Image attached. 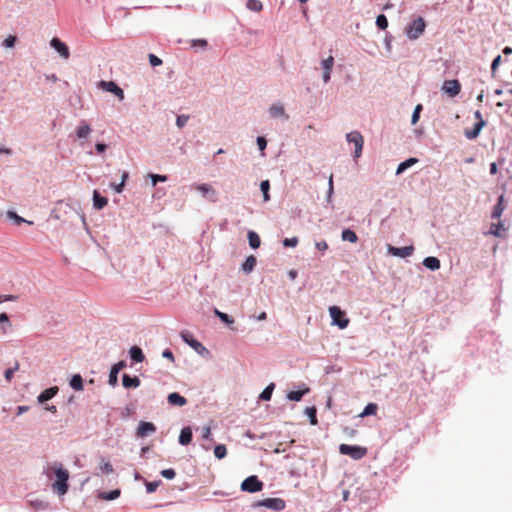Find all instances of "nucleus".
<instances>
[{
	"label": "nucleus",
	"mask_w": 512,
	"mask_h": 512,
	"mask_svg": "<svg viewBox=\"0 0 512 512\" xmlns=\"http://www.w3.org/2000/svg\"><path fill=\"white\" fill-rule=\"evenodd\" d=\"M51 473H54L57 478V481L53 484V489L60 495H64L68 491L69 472L63 468L62 464L54 463L47 471L48 477H51Z\"/></svg>",
	"instance_id": "1"
},
{
	"label": "nucleus",
	"mask_w": 512,
	"mask_h": 512,
	"mask_svg": "<svg viewBox=\"0 0 512 512\" xmlns=\"http://www.w3.org/2000/svg\"><path fill=\"white\" fill-rule=\"evenodd\" d=\"M339 452L343 455L350 456L354 460L362 459L367 455V448L356 445L341 444Z\"/></svg>",
	"instance_id": "2"
},
{
	"label": "nucleus",
	"mask_w": 512,
	"mask_h": 512,
	"mask_svg": "<svg viewBox=\"0 0 512 512\" xmlns=\"http://www.w3.org/2000/svg\"><path fill=\"white\" fill-rule=\"evenodd\" d=\"M425 27V20L418 17L406 28L407 37L411 40L417 39L424 32Z\"/></svg>",
	"instance_id": "3"
},
{
	"label": "nucleus",
	"mask_w": 512,
	"mask_h": 512,
	"mask_svg": "<svg viewBox=\"0 0 512 512\" xmlns=\"http://www.w3.org/2000/svg\"><path fill=\"white\" fill-rule=\"evenodd\" d=\"M329 313L334 325H337L340 329H344L348 326L350 321L346 317L345 312L342 311L338 306H331L329 308Z\"/></svg>",
	"instance_id": "4"
},
{
	"label": "nucleus",
	"mask_w": 512,
	"mask_h": 512,
	"mask_svg": "<svg viewBox=\"0 0 512 512\" xmlns=\"http://www.w3.org/2000/svg\"><path fill=\"white\" fill-rule=\"evenodd\" d=\"M474 117L477 120V123L474 124V127L471 130L465 131V136L468 139L477 138L481 130L486 126V121L483 119L482 114L479 110L474 112Z\"/></svg>",
	"instance_id": "5"
},
{
	"label": "nucleus",
	"mask_w": 512,
	"mask_h": 512,
	"mask_svg": "<svg viewBox=\"0 0 512 512\" xmlns=\"http://www.w3.org/2000/svg\"><path fill=\"white\" fill-rule=\"evenodd\" d=\"M263 483L257 476H249L241 483V489L246 492L255 493L261 491Z\"/></svg>",
	"instance_id": "6"
},
{
	"label": "nucleus",
	"mask_w": 512,
	"mask_h": 512,
	"mask_svg": "<svg viewBox=\"0 0 512 512\" xmlns=\"http://www.w3.org/2000/svg\"><path fill=\"white\" fill-rule=\"evenodd\" d=\"M346 139L349 143H353L355 145L354 157L359 158L363 149V137L358 131H352L346 135Z\"/></svg>",
	"instance_id": "7"
},
{
	"label": "nucleus",
	"mask_w": 512,
	"mask_h": 512,
	"mask_svg": "<svg viewBox=\"0 0 512 512\" xmlns=\"http://www.w3.org/2000/svg\"><path fill=\"white\" fill-rule=\"evenodd\" d=\"M254 506H262L274 511H281L285 508V501L281 498H267L256 502Z\"/></svg>",
	"instance_id": "8"
},
{
	"label": "nucleus",
	"mask_w": 512,
	"mask_h": 512,
	"mask_svg": "<svg viewBox=\"0 0 512 512\" xmlns=\"http://www.w3.org/2000/svg\"><path fill=\"white\" fill-rule=\"evenodd\" d=\"M194 189L199 191L203 197L207 198L210 202H216L218 200L217 192L215 189L207 183L195 185Z\"/></svg>",
	"instance_id": "9"
},
{
	"label": "nucleus",
	"mask_w": 512,
	"mask_h": 512,
	"mask_svg": "<svg viewBox=\"0 0 512 512\" xmlns=\"http://www.w3.org/2000/svg\"><path fill=\"white\" fill-rule=\"evenodd\" d=\"M442 90L444 93H446L449 97H455L457 96L461 91V84L458 80H446L443 83Z\"/></svg>",
	"instance_id": "10"
},
{
	"label": "nucleus",
	"mask_w": 512,
	"mask_h": 512,
	"mask_svg": "<svg viewBox=\"0 0 512 512\" xmlns=\"http://www.w3.org/2000/svg\"><path fill=\"white\" fill-rule=\"evenodd\" d=\"M387 251L389 254H391L393 256L406 258L413 254L414 247L413 246H405V247L398 248V247H394L392 245H388Z\"/></svg>",
	"instance_id": "11"
},
{
	"label": "nucleus",
	"mask_w": 512,
	"mask_h": 512,
	"mask_svg": "<svg viewBox=\"0 0 512 512\" xmlns=\"http://www.w3.org/2000/svg\"><path fill=\"white\" fill-rule=\"evenodd\" d=\"M100 86L104 90L115 94L119 98V100L124 99V92L116 83L112 81H101Z\"/></svg>",
	"instance_id": "12"
},
{
	"label": "nucleus",
	"mask_w": 512,
	"mask_h": 512,
	"mask_svg": "<svg viewBox=\"0 0 512 512\" xmlns=\"http://www.w3.org/2000/svg\"><path fill=\"white\" fill-rule=\"evenodd\" d=\"M333 65H334V57L331 55L329 57H327L326 59L322 60V62H321V66L323 69V81L325 83H328L330 81Z\"/></svg>",
	"instance_id": "13"
},
{
	"label": "nucleus",
	"mask_w": 512,
	"mask_h": 512,
	"mask_svg": "<svg viewBox=\"0 0 512 512\" xmlns=\"http://www.w3.org/2000/svg\"><path fill=\"white\" fill-rule=\"evenodd\" d=\"M51 46L64 58L68 59L70 52L68 46L58 38H53L50 42Z\"/></svg>",
	"instance_id": "14"
},
{
	"label": "nucleus",
	"mask_w": 512,
	"mask_h": 512,
	"mask_svg": "<svg viewBox=\"0 0 512 512\" xmlns=\"http://www.w3.org/2000/svg\"><path fill=\"white\" fill-rule=\"evenodd\" d=\"M126 366V363L125 361H119L118 363H116L115 365L112 366L111 370H110V374H109V384L111 386H116L117 383H118V373L120 372V370H122L124 367Z\"/></svg>",
	"instance_id": "15"
},
{
	"label": "nucleus",
	"mask_w": 512,
	"mask_h": 512,
	"mask_svg": "<svg viewBox=\"0 0 512 512\" xmlns=\"http://www.w3.org/2000/svg\"><path fill=\"white\" fill-rule=\"evenodd\" d=\"M155 431H156V427L153 423L141 421L137 428L136 434L138 437L143 438V437H146L150 433H154Z\"/></svg>",
	"instance_id": "16"
},
{
	"label": "nucleus",
	"mask_w": 512,
	"mask_h": 512,
	"mask_svg": "<svg viewBox=\"0 0 512 512\" xmlns=\"http://www.w3.org/2000/svg\"><path fill=\"white\" fill-rule=\"evenodd\" d=\"M181 337L189 346H191L198 353L206 350L205 347L199 341L192 338V336L189 333L183 332L181 333Z\"/></svg>",
	"instance_id": "17"
},
{
	"label": "nucleus",
	"mask_w": 512,
	"mask_h": 512,
	"mask_svg": "<svg viewBox=\"0 0 512 512\" xmlns=\"http://www.w3.org/2000/svg\"><path fill=\"white\" fill-rule=\"evenodd\" d=\"M57 392H58L57 386L48 388L40 393V395L38 396V401L40 403H44V402L50 400L51 398H53L57 394Z\"/></svg>",
	"instance_id": "18"
},
{
	"label": "nucleus",
	"mask_w": 512,
	"mask_h": 512,
	"mask_svg": "<svg viewBox=\"0 0 512 512\" xmlns=\"http://www.w3.org/2000/svg\"><path fill=\"white\" fill-rule=\"evenodd\" d=\"M167 400L169 404L177 406H184L187 403L186 398L176 392L170 393Z\"/></svg>",
	"instance_id": "19"
},
{
	"label": "nucleus",
	"mask_w": 512,
	"mask_h": 512,
	"mask_svg": "<svg viewBox=\"0 0 512 512\" xmlns=\"http://www.w3.org/2000/svg\"><path fill=\"white\" fill-rule=\"evenodd\" d=\"M192 441V430L190 427H185L181 430L179 435V443L181 445H188Z\"/></svg>",
	"instance_id": "20"
},
{
	"label": "nucleus",
	"mask_w": 512,
	"mask_h": 512,
	"mask_svg": "<svg viewBox=\"0 0 512 512\" xmlns=\"http://www.w3.org/2000/svg\"><path fill=\"white\" fill-rule=\"evenodd\" d=\"M122 383L125 388H137L140 385V380L136 376L130 377L128 374H124Z\"/></svg>",
	"instance_id": "21"
},
{
	"label": "nucleus",
	"mask_w": 512,
	"mask_h": 512,
	"mask_svg": "<svg viewBox=\"0 0 512 512\" xmlns=\"http://www.w3.org/2000/svg\"><path fill=\"white\" fill-rule=\"evenodd\" d=\"M423 265L430 270H438L440 268V260L436 257L429 256L423 260Z\"/></svg>",
	"instance_id": "22"
},
{
	"label": "nucleus",
	"mask_w": 512,
	"mask_h": 512,
	"mask_svg": "<svg viewBox=\"0 0 512 512\" xmlns=\"http://www.w3.org/2000/svg\"><path fill=\"white\" fill-rule=\"evenodd\" d=\"M108 203V199L104 196H101L96 190L93 193V205L97 209L104 208Z\"/></svg>",
	"instance_id": "23"
},
{
	"label": "nucleus",
	"mask_w": 512,
	"mask_h": 512,
	"mask_svg": "<svg viewBox=\"0 0 512 512\" xmlns=\"http://www.w3.org/2000/svg\"><path fill=\"white\" fill-rule=\"evenodd\" d=\"M270 115L273 118L284 116L286 119H288V115H286L284 107L279 104H273L269 109Z\"/></svg>",
	"instance_id": "24"
},
{
	"label": "nucleus",
	"mask_w": 512,
	"mask_h": 512,
	"mask_svg": "<svg viewBox=\"0 0 512 512\" xmlns=\"http://www.w3.org/2000/svg\"><path fill=\"white\" fill-rule=\"evenodd\" d=\"M256 258L253 255H250L246 258L245 262L242 264V269L245 273H250L253 271L256 266Z\"/></svg>",
	"instance_id": "25"
},
{
	"label": "nucleus",
	"mask_w": 512,
	"mask_h": 512,
	"mask_svg": "<svg viewBox=\"0 0 512 512\" xmlns=\"http://www.w3.org/2000/svg\"><path fill=\"white\" fill-rule=\"evenodd\" d=\"M130 357L132 358V360H134L135 362H142L144 360V354L141 350V348L137 347V346H133L130 348Z\"/></svg>",
	"instance_id": "26"
},
{
	"label": "nucleus",
	"mask_w": 512,
	"mask_h": 512,
	"mask_svg": "<svg viewBox=\"0 0 512 512\" xmlns=\"http://www.w3.org/2000/svg\"><path fill=\"white\" fill-rule=\"evenodd\" d=\"M70 386L76 391L83 390L84 386H83V379H82L81 375H79V374L73 375L70 380Z\"/></svg>",
	"instance_id": "27"
},
{
	"label": "nucleus",
	"mask_w": 512,
	"mask_h": 512,
	"mask_svg": "<svg viewBox=\"0 0 512 512\" xmlns=\"http://www.w3.org/2000/svg\"><path fill=\"white\" fill-rule=\"evenodd\" d=\"M503 196H500L492 212L493 219H499L504 211Z\"/></svg>",
	"instance_id": "28"
},
{
	"label": "nucleus",
	"mask_w": 512,
	"mask_h": 512,
	"mask_svg": "<svg viewBox=\"0 0 512 512\" xmlns=\"http://www.w3.org/2000/svg\"><path fill=\"white\" fill-rule=\"evenodd\" d=\"M309 392V388H305L304 390L299 391H290L287 394V398L291 401H300L302 397Z\"/></svg>",
	"instance_id": "29"
},
{
	"label": "nucleus",
	"mask_w": 512,
	"mask_h": 512,
	"mask_svg": "<svg viewBox=\"0 0 512 512\" xmlns=\"http://www.w3.org/2000/svg\"><path fill=\"white\" fill-rule=\"evenodd\" d=\"M417 162H418V159H416V158H409V159L405 160L404 162H402L398 165L396 174H401L407 168L411 167L412 165H414Z\"/></svg>",
	"instance_id": "30"
},
{
	"label": "nucleus",
	"mask_w": 512,
	"mask_h": 512,
	"mask_svg": "<svg viewBox=\"0 0 512 512\" xmlns=\"http://www.w3.org/2000/svg\"><path fill=\"white\" fill-rule=\"evenodd\" d=\"M341 236L343 241H348L350 243H356L358 240L356 233L350 229L343 230Z\"/></svg>",
	"instance_id": "31"
},
{
	"label": "nucleus",
	"mask_w": 512,
	"mask_h": 512,
	"mask_svg": "<svg viewBox=\"0 0 512 512\" xmlns=\"http://www.w3.org/2000/svg\"><path fill=\"white\" fill-rule=\"evenodd\" d=\"M502 231L503 232L505 231L504 226L501 222H498V223L491 224L489 233L496 237H502L503 236Z\"/></svg>",
	"instance_id": "32"
},
{
	"label": "nucleus",
	"mask_w": 512,
	"mask_h": 512,
	"mask_svg": "<svg viewBox=\"0 0 512 512\" xmlns=\"http://www.w3.org/2000/svg\"><path fill=\"white\" fill-rule=\"evenodd\" d=\"M248 240L251 248L256 249L260 246V238L255 232L250 231L248 233Z\"/></svg>",
	"instance_id": "33"
},
{
	"label": "nucleus",
	"mask_w": 512,
	"mask_h": 512,
	"mask_svg": "<svg viewBox=\"0 0 512 512\" xmlns=\"http://www.w3.org/2000/svg\"><path fill=\"white\" fill-rule=\"evenodd\" d=\"M275 388V384L274 383H270L263 391L262 393L260 394V399L261 400H265V401H269L271 399V396H272V392Z\"/></svg>",
	"instance_id": "34"
},
{
	"label": "nucleus",
	"mask_w": 512,
	"mask_h": 512,
	"mask_svg": "<svg viewBox=\"0 0 512 512\" xmlns=\"http://www.w3.org/2000/svg\"><path fill=\"white\" fill-rule=\"evenodd\" d=\"M91 132V128L88 124H83L77 128V137L78 138H87Z\"/></svg>",
	"instance_id": "35"
},
{
	"label": "nucleus",
	"mask_w": 512,
	"mask_h": 512,
	"mask_svg": "<svg viewBox=\"0 0 512 512\" xmlns=\"http://www.w3.org/2000/svg\"><path fill=\"white\" fill-rule=\"evenodd\" d=\"M378 406L375 403H369L360 414L361 417L375 415L377 412Z\"/></svg>",
	"instance_id": "36"
},
{
	"label": "nucleus",
	"mask_w": 512,
	"mask_h": 512,
	"mask_svg": "<svg viewBox=\"0 0 512 512\" xmlns=\"http://www.w3.org/2000/svg\"><path fill=\"white\" fill-rule=\"evenodd\" d=\"M214 455L217 459H223L227 455V449L224 444L216 445L214 448Z\"/></svg>",
	"instance_id": "37"
},
{
	"label": "nucleus",
	"mask_w": 512,
	"mask_h": 512,
	"mask_svg": "<svg viewBox=\"0 0 512 512\" xmlns=\"http://www.w3.org/2000/svg\"><path fill=\"white\" fill-rule=\"evenodd\" d=\"M260 189L263 193L264 201L265 202L269 201L270 200V195H269L270 182H269V180L262 181L260 184Z\"/></svg>",
	"instance_id": "38"
},
{
	"label": "nucleus",
	"mask_w": 512,
	"mask_h": 512,
	"mask_svg": "<svg viewBox=\"0 0 512 512\" xmlns=\"http://www.w3.org/2000/svg\"><path fill=\"white\" fill-rule=\"evenodd\" d=\"M376 25L381 30H385L388 27V20L384 14H380L377 16Z\"/></svg>",
	"instance_id": "39"
},
{
	"label": "nucleus",
	"mask_w": 512,
	"mask_h": 512,
	"mask_svg": "<svg viewBox=\"0 0 512 512\" xmlns=\"http://www.w3.org/2000/svg\"><path fill=\"white\" fill-rule=\"evenodd\" d=\"M246 6L248 9H250L252 11L259 12L262 10V4L258 0H248Z\"/></svg>",
	"instance_id": "40"
},
{
	"label": "nucleus",
	"mask_w": 512,
	"mask_h": 512,
	"mask_svg": "<svg viewBox=\"0 0 512 512\" xmlns=\"http://www.w3.org/2000/svg\"><path fill=\"white\" fill-rule=\"evenodd\" d=\"M316 408L315 407H307L306 410H305V413L308 415V417L310 418V423L312 425H316L317 424V417H316Z\"/></svg>",
	"instance_id": "41"
},
{
	"label": "nucleus",
	"mask_w": 512,
	"mask_h": 512,
	"mask_svg": "<svg viewBox=\"0 0 512 512\" xmlns=\"http://www.w3.org/2000/svg\"><path fill=\"white\" fill-rule=\"evenodd\" d=\"M99 469L102 473L110 474L113 472V467L110 462L102 460Z\"/></svg>",
	"instance_id": "42"
},
{
	"label": "nucleus",
	"mask_w": 512,
	"mask_h": 512,
	"mask_svg": "<svg viewBox=\"0 0 512 512\" xmlns=\"http://www.w3.org/2000/svg\"><path fill=\"white\" fill-rule=\"evenodd\" d=\"M19 369V363L16 362L14 367L12 368H8L6 371H5V379L10 382L14 376V373L15 371H17Z\"/></svg>",
	"instance_id": "43"
},
{
	"label": "nucleus",
	"mask_w": 512,
	"mask_h": 512,
	"mask_svg": "<svg viewBox=\"0 0 512 512\" xmlns=\"http://www.w3.org/2000/svg\"><path fill=\"white\" fill-rule=\"evenodd\" d=\"M215 314L218 316V318L224 322V323H227V324H231L233 323V319L226 313H223V312H220L219 310H215Z\"/></svg>",
	"instance_id": "44"
},
{
	"label": "nucleus",
	"mask_w": 512,
	"mask_h": 512,
	"mask_svg": "<svg viewBox=\"0 0 512 512\" xmlns=\"http://www.w3.org/2000/svg\"><path fill=\"white\" fill-rule=\"evenodd\" d=\"M119 495H120V490L116 489V490L110 491L109 493H103L101 495V498H103L105 500H114V499L118 498Z\"/></svg>",
	"instance_id": "45"
},
{
	"label": "nucleus",
	"mask_w": 512,
	"mask_h": 512,
	"mask_svg": "<svg viewBox=\"0 0 512 512\" xmlns=\"http://www.w3.org/2000/svg\"><path fill=\"white\" fill-rule=\"evenodd\" d=\"M161 484V481L158 480V481H153V482H146L145 483V486H146V490L148 493H153L156 491V489L160 486Z\"/></svg>",
	"instance_id": "46"
},
{
	"label": "nucleus",
	"mask_w": 512,
	"mask_h": 512,
	"mask_svg": "<svg viewBox=\"0 0 512 512\" xmlns=\"http://www.w3.org/2000/svg\"><path fill=\"white\" fill-rule=\"evenodd\" d=\"M421 110H422V105L418 104L415 107L413 114H412V119H411L412 124H416L417 121L419 120Z\"/></svg>",
	"instance_id": "47"
},
{
	"label": "nucleus",
	"mask_w": 512,
	"mask_h": 512,
	"mask_svg": "<svg viewBox=\"0 0 512 512\" xmlns=\"http://www.w3.org/2000/svg\"><path fill=\"white\" fill-rule=\"evenodd\" d=\"M161 475H162L164 478L171 480V479L175 478V476H176V472H175V470H174V469H172V468H168V469H164V470H162V471H161Z\"/></svg>",
	"instance_id": "48"
},
{
	"label": "nucleus",
	"mask_w": 512,
	"mask_h": 512,
	"mask_svg": "<svg viewBox=\"0 0 512 512\" xmlns=\"http://www.w3.org/2000/svg\"><path fill=\"white\" fill-rule=\"evenodd\" d=\"M149 176L152 179L153 186H155L157 182H165L167 180V177L165 175L149 174Z\"/></svg>",
	"instance_id": "49"
},
{
	"label": "nucleus",
	"mask_w": 512,
	"mask_h": 512,
	"mask_svg": "<svg viewBox=\"0 0 512 512\" xmlns=\"http://www.w3.org/2000/svg\"><path fill=\"white\" fill-rule=\"evenodd\" d=\"M127 178H128V173L127 172H123L121 183H119L118 185H114V189H115V191L117 193H121L122 192L123 187L125 185V181H126Z\"/></svg>",
	"instance_id": "50"
},
{
	"label": "nucleus",
	"mask_w": 512,
	"mask_h": 512,
	"mask_svg": "<svg viewBox=\"0 0 512 512\" xmlns=\"http://www.w3.org/2000/svg\"><path fill=\"white\" fill-rule=\"evenodd\" d=\"M297 244H298V238L297 237L285 238L283 240V245L285 247H295V246H297Z\"/></svg>",
	"instance_id": "51"
},
{
	"label": "nucleus",
	"mask_w": 512,
	"mask_h": 512,
	"mask_svg": "<svg viewBox=\"0 0 512 512\" xmlns=\"http://www.w3.org/2000/svg\"><path fill=\"white\" fill-rule=\"evenodd\" d=\"M16 37L13 35H9L5 40L3 41V46L7 48H11L15 45Z\"/></svg>",
	"instance_id": "52"
},
{
	"label": "nucleus",
	"mask_w": 512,
	"mask_h": 512,
	"mask_svg": "<svg viewBox=\"0 0 512 512\" xmlns=\"http://www.w3.org/2000/svg\"><path fill=\"white\" fill-rule=\"evenodd\" d=\"M188 119H189V116H187V115H180L176 119V125L179 128H182V127H184L186 125Z\"/></svg>",
	"instance_id": "53"
},
{
	"label": "nucleus",
	"mask_w": 512,
	"mask_h": 512,
	"mask_svg": "<svg viewBox=\"0 0 512 512\" xmlns=\"http://www.w3.org/2000/svg\"><path fill=\"white\" fill-rule=\"evenodd\" d=\"M7 216L9 218L13 219L15 221V223L18 224V225L21 224L22 222H25V220L22 217L18 216L13 211H8Z\"/></svg>",
	"instance_id": "54"
},
{
	"label": "nucleus",
	"mask_w": 512,
	"mask_h": 512,
	"mask_svg": "<svg viewBox=\"0 0 512 512\" xmlns=\"http://www.w3.org/2000/svg\"><path fill=\"white\" fill-rule=\"evenodd\" d=\"M149 62L152 66H159L162 64V60L154 54H149Z\"/></svg>",
	"instance_id": "55"
},
{
	"label": "nucleus",
	"mask_w": 512,
	"mask_h": 512,
	"mask_svg": "<svg viewBox=\"0 0 512 512\" xmlns=\"http://www.w3.org/2000/svg\"><path fill=\"white\" fill-rule=\"evenodd\" d=\"M500 63H501V56L498 55L496 58H494V60L492 61V64H491V71H492L493 74L495 73V71L499 67Z\"/></svg>",
	"instance_id": "56"
},
{
	"label": "nucleus",
	"mask_w": 512,
	"mask_h": 512,
	"mask_svg": "<svg viewBox=\"0 0 512 512\" xmlns=\"http://www.w3.org/2000/svg\"><path fill=\"white\" fill-rule=\"evenodd\" d=\"M257 145L261 151H263L267 146V141L264 137H258L257 138Z\"/></svg>",
	"instance_id": "57"
},
{
	"label": "nucleus",
	"mask_w": 512,
	"mask_h": 512,
	"mask_svg": "<svg viewBox=\"0 0 512 512\" xmlns=\"http://www.w3.org/2000/svg\"><path fill=\"white\" fill-rule=\"evenodd\" d=\"M16 300H17V296H15V295H1L0 294V303L5 302V301H16Z\"/></svg>",
	"instance_id": "58"
},
{
	"label": "nucleus",
	"mask_w": 512,
	"mask_h": 512,
	"mask_svg": "<svg viewBox=\"0 0 512 512\" xmlns=\"http://www.w3.org/2000/svg\"><path fill=\"white\" fill-rule=\"evenodd\" d=\"M316 248L320 251H325L328 249V244L326 241H320L315 244Z\"/></svg>",
	"instance_id": "59"
},
{
	"label": "nucleus",
	"mask_w": 512,
	"mask_h": 512,
	"mask_svg": "<svg viewBox=\"0 0 512 512\" xmlns=\"http://www.w3.org/2000/svg\"><path fill=\"white\" fill-rule=\"evenodd\" d=\"M162 356L164 358L170 359L171 361H174V355L171 350L166 349L163 351Z\"/></svg>",
	"instance_id": "60"
},
{
	"label": "nucleus",
	"mask_w": 512,
	"mask_h": 512,
	"mask_svg": "<svg viewBox=\"0 0 512 512\" xmlns=\"http://www.w3.org/2000/svg\"><path fill=\"white\" fill-rule=\"evenodd\" d=\"M211 435V428L209 426H206L203 428V433H202V437L204 439H208Z\"/></svg>",
	"instance_id": "61"
},
{
	"label": "nucleus",
	"mask_w": 512,
	"mask_h": 512,
	"mask_svg": "<svg viewBox=\"0 0 512 512\" xmlns=\"http://www.w3.org/2000/svg\"><path fill=\"white\" fill-rule=\"evenodd\" d=\"M95 147L98 153H103L107 148V146L103 143H97Z\"/></svg>",
	"instance_id": "62"
},
{
	"label": "nucleus",
	"mask_w": 512,
	"mask_h": 512,
	"mask_svg": "<svg viewBox=\"0 0 512 512\" xmlns=\"http://www.w3.org/2000/svg\"><path fill=\"white\" fill-rule=\"evenodd\" d=\"M195 45L206 46L207 41L204 39L195 40V41H193V46H195Z\"/></svg>",
	"instance_id": "63"
},
{
	"label": "nucleus",
	"mask_w": 512,
	"mask_h": 512,
	"mask_svg": "<svg viewBox=\"0 0 512 512\" xmlns=\"http://www.w3.org/2000/svg\"><path fill=\"white\" fill-rule=\"evenodd\" d=\"M2 322L9 323V318L6 313H0V323Z\"/></svg>",
	"instance_id": "64"
}]
</instances>
